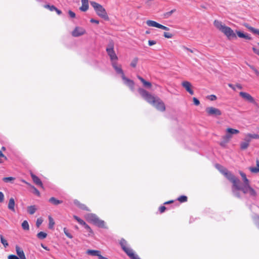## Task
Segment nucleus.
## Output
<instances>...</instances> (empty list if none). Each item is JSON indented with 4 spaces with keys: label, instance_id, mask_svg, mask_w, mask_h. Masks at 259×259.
I'll return each instance as SVG.
<instances>
[{
    "label": "nucleus",
    "instance_id": "obj_44",
    "mask_svg": "<svg viewBox=\"0 0 259 259\" xmlns=\"http://www.w3.org/2000/svg\"><path fill=\"white\" fill-rule=\"evenodd\" d=\"M248 66L254 72L256 75H259V71L253 66L248 65Z\"/></svg>",
    "mask_w": 259,
    "mask_h": 259
},
{
    "label": "nucleus",
    "instance_id": "obj_23",
    "mask_svg": "<svg viewBox=\"0 0 259 259\" xmlns=\"http://www.w3.org/2000/svg\"><path fill=\"white\" fill-rule=\"evenodd\" d=\"M74 203L79 208H80V209H81L82 210H87V211H90V209L88 208V207H87L85 206V205L80 203L79 201H78L77 200H75L74 201Z\"/></svg>",
    "mask_w": 259,
    "mask_h": 259
},
{
    "label": "nucleus",
    "instance_id": "obj_64",
    "mask_svg": "<svg viewBox=\"0 0 259 259\" xmlns=\"http://www.w3.org/2000/svg\"><path fill=\"white\" fill-rule=\"evenodd\" d=\"M228 86L230 88H231L232 89H233L234 91H235V90H236L235 89V86L233 84H232L231 83H229L228 84Z\"/></svg>",
    "mask_w": 259,
    "mask_h": 259
},
{
    "label": "nucleus",
    "instance_id": "obj_31",
    "mask_svg": "<svg viewBox=\"0 0 259 259\" xmlns=\"http://www.w3.org/2000/svg\"><path fill=\"white\" fill-rule=\"evenodd\" d=\"M47 236V234L44 232H40L37 233V237L39 239H44Z\"/></svg>",
    "mask_w": 259,
    "mask_h": 259
},
{
    "label": "nucleus",
    "instance_id": "obj_43",
    "mask_svg": "<svg viewBox=\"0 0 259 259\" xmlns=\"http://www.w3.org/2000/svg\"><path fill=\"white\" fill-rule=\"evenodd\" d=\"M15 178L14 177H5L3 178V180L5 182H9V181L14 180Z\"/></svg>",
    "mask_w": 259,
    "mask_h": 259
},
{
    "label": "nucleus",
    "instance_id": "obj_42",
    "mask_svg": "<svg viewBox=\"0 0 259 259\" xmlns=\"http://www.w3.org/2000/svg\"><path fill=\"white\" fill-rule=\"evenodd\" d=\"M64 232L66 236H67L69 238H72L73 237L72 235L68 232V230L66 228H64Z\"/></svg>",
    "mask_w": 259,
    "mask_h": 259
},
{
    "label": "nucleus",
    "instance_id": "obj_8",
    "mask_svg": "<svg viewBox=\"0 0 259 259\" xmlns=\"http://www.w3.org/2000/svg\"><path fill=\"white\" fill-rule=\"evenodd\" d=\"M120 245L122 250L126 253L127 255L133 251V250L127 246V242L124 239H121L120 241Z\"/></svg>",
    "mask_w": 259,
    "mask_h": 259
},
{
    "label": "nucleus",
    "instance_id": "obj_27",
    "mask_svg": "<svg viewBox=\"0 0 259 259\" xmlns=\"http://www.w3.org/2000/svg\"><path fill=\"white\" fill-rule=\"evenodd\" d=\"M232 136L229 133H226V134L222 137L224 143H227L232 138Z\"/></svg>",
    "mask_w": 259,
    "mask_h": 259
},
{
    "label": "nucleus",
    "instance_id": "obj_63",
    "mask_svg": "<svg viewBox=\"0 0 259 259\" xmlns=\"http://www.w3.org/2000/svg\"><path fill=\"white\" fill-rule=\"evenodd\" d=\"M68 13H69L70 16H75V14L71 10H69L68 11Z\"/></svg>",
    "mask_w": 259,
    "mask_h": 259
},
{
    "label": "nucleus",
    "instance_id": "obj_38",
    "mask_svg": "<svg viewBox=\"0 0 259 259\" xmlns=\"http://www.w3.org/2000/svg\"><path fill=\"white\" fill-rule=\"evenodd\" d=\"M138 61V58H135L131 63V66L133 67H136Z\"/></svg>",
    "mask_w": 259,
    "mask_h": 259
},
{
    "label": "nucleus",
    "instance_id": "obj_5",
    "mask_svg": "<svg viewBox=\"0 0 259 259\" xmlns=\"http://www.w3.org/2000/svg\"><path fill=\"white\" fill-rule=\"evenodd\" d=\"M85 217L88 221L92 223L98 227L102 228H105L104 221L100 220L95 214L89 213L87 214Z\"/></svg>",
    "mask_w": 259,
    "mask_h": 259
},
{
    "label": "nucleus",
    "instance_id": "obj_49",
    "mask_svg": "<svg viewBox=\"0 0 259 259\" xmlns=\"http://www.w3.org/2000/svg\"><path fill=\"white\" fill-rule=\"evenodd\" d=\"M193 100L194 104L196 106H198V105H199L200 104L199 101L196 98L194 97L193 99Z\"/></svg>",
    "mask_w": 259,
    "mask_h": 259
},
{
    "label": "nucleus",
    "instance_id": "obj_17",
    "mask_svg": "<svg viewBox=\"0 0 259 259\" xmlns=\"http://www.w3.org/2000/svg\"><path fill=\"white\" fill-rule=\"evenodd\" d=\"M81 6L79 10L82 12H86L89 9V0H81Z\"/></svg>",
    "mask_w": 259,
    "mask_h": 259
},
{
    "label": "nucleus",
    "instance_id": "obj_33",
    "mask_svg": "<svg viewBox=\"0 0 259 259\" xmlns=\"http://www.w3.org/2000/svg\"><path fill=\"white\" fill-rule=\"evenodd\" d=\"M22 227L24 230H29V226L28 223L27 221H24L22 223Z\"/></svg>",
    "mask_w": 259,
    "mask_h": 259
},
{
    "label": "nucleus",
    "instance_id": "obj_59",
    "mask_svg": "<svg viewBox=\"0 0 259 259\" xmlns=\"http://www.w3.org/2000/svg\"><path fill=\"white\" fill-rule=\"evenodd\" d=\"M252 50L254 53H255L256 54H257L259 56V49L253 47L252 48Z\"/></svg>",
    "mask_w": 259,
    "mask_h": 259
},
{
    "label": "nucleus",
    "instance_id": "obj_26",
    "mask_svg": "<svg viewBox=\"0 0 259 259\" xmlns=\"http://www.w3.org/2000/svg\"><path fill=\"white\" fill-rule=\"evenodd\" d=\"M49 201L50 202L52 203V204H53L54 205H58L63 202L62 201L58 200L53 197L50 198Z\"/></svg>",
    "mask_w": 259,
    "mask_h": 259
},
{
    "label": "nucleus",
    "instance_id": "obj_18",
    "mask_svg": "<svg viewBox=\"0 0 259 259\" xmlns=\"http://www.w3.org/2000/svg\"><path fill=\"white\" fill-rule=\"evenodd\" d=\"M16 251L19 259H26L23 250L18 245L16 246Z\"/></svg>",
    "mask_w": 259,
    "mask_h": 259
},
{
    "label": "nucleus",
    "instance_id": "obj_19",
    "mask_svg": "<svg viewBox=\"0 0 259 259\" xmlns=\"http://www.w3.org/2000/svg\"><path fill=\"white\" fill-rule=\"evenodd\" d=\"M31 178L33 180V182L37 185L41 187V188L43 187V184L41 181V180L39 179V178L35 176L34 174L31 173Z\"/></svg>",
    "mask_w": 259,
    "mask_h": 259
},
{
    "label": "nucleus",
    "instance_id": "obj_37",
    "mask_svg": "<svg viewBox=\"0 0 259 259\" xmlns=\"http://www.w3.org/2000/svg\"><path fill=\"white\" fill-rule=\"evenodd\" d=\"M131 259H140L137 254H136L134 251L128 255Z\"/></svg>",
    "mask_w": 259,
    "mask_h": 259
},
{
    "label": "nucleus",
    "instance_id": "obj_10",
    "mask_svg": "<svg viewBox=\"0 0 259 259\" xmlns=\"http://www.w3.org/2000/svg\"><path fill=\"white\" fill-rule=\"evenodd\" d=\"M86 253L88 255L92 256H97L99 259H108L101 255L100 251L99 250L88 249L87 250Z\"/></svg>",
    "mask_w": 259,
    "mask_h": 259
},
{
    "label": "nucleus",
    "instance_id": "obj_6",
    "mask_svg": "<svg viewBox=\"0 0 259 259\" xmlns=\"http://www.w3.org/2000/svg\"><path fill=\"white\" fill-rule=\"evenodd\" d=\"M90 3L99 16H106V10L102 5L93 1L91 2Z\"/></svg>",
    "mask_w": 259,
    "mask_h": 259
},
{
    "label": "nucleus",
    "instance_id": "obj_51",
    "mask_svg": "<svg viewBox=\"0 0 259 259\" xmlns=\"http://www.w3.org/2000/svg\"><path fill=\"white\" fill-rule=\"evenodd\" d=\"M8 258V259H19L17 256L14 254L9 255Z\"/></svg>",
    "mask_w": 259,
    "mask_h": 259
},
{
    "label": "nucleus",
    "instance_id": "obj_46",
    "mask_svg": "<svg viewBox=\"0 0 259 259\" xmlns=\"http://www.w3.org/2000/svg\"><path fill=\"white\" fill-rule=\"evenodd\" d=\"M42 222L43 220L41 218L37 219L36 222V227L38 228L40 226V225L42 224Z\"/></svg>",
    "mask_w": 259,
    "mask_h": 259
},
{
    "label": "nucleus",
    "instance_id": "obj_34",
    "mask_svg": "<svg viewBox=\"0 0 259 259\" xmlns=\"http://www.w3.org/2000/svg\"><path fill=\"white\" fill-rule=\"evenodd\" d=\"M49 228L50 229H52L54 228L55 222L53 220V219L51 217L49 216Z\"/></svg>",
    "mask_w": 259,
    "mask_h": 259
},
{
    "label": "nucleus",
    "instance_id": "obj_20",
    "mask_svg": "<svg viewBox=\"0 0 259 259\" xmlns=\"http://www.w3.org/2000/svg\"><path fill=\"white\" fill-rule=\"evenodd\" d=\"M44 7L45 8L48 9L50 11H55L58 15L62 14V12L53 5L50 6L49 5H46Z\"/></svg>",
    "mask_w": 259,
    "mask_h": 259
},
{
    "label": "nucleus",
    "instance_id": "obj_48",
    "mask_svg": "<svg viewBox=\"0 0 259 259\" xmlns=\"http://www.w3.org/2000/svg\"><path fill=\"white\" fill-rule=\"evenodd\" d=\"M176 12V9H173L168 12H166L165 14V16H169V15H172V14H174V13Z\"/></svg>",
    "mask_w": 259,
    "mask_h": 259
},
{
    "label": "nucleus",
    "instance_id": "obj_57",
    "mask_svg": "<svg viewBox=\"0 0 259 259\" xmlns=\"http://www.w3.org/2000/svg\"><path fill=\"white\" fill-rule=\"evenodd\" d=\"M148 44L150 46H153L155 44H156V41L155 40H149L148 41Z\"/></svg>",
    "mask_w": 259,
    "mask_h": 259
},
{
    "label": "nucleus",
    "instance_id": "obj_9",
    "mask_svg": "<svg viewBox=\"0 0 259 259\" xmlns=\"http://www.w3.org/2000/svg\"><path fill=\"white\" fill-rule=\"evenodd\" d=\"M215 167L218 169H219L221 173L225 175L228 180L229 178L230 177V176H234L233 174L229 172L226 168H224L223 166H222L219 164H216Z\"/></svg>",
    "mask_w": 259,
    "mask_h": 259
},
{
    "label": "nucleus",
    "instance_id": "obj_54",
    "mask_svg": "<svg viewBox=\"0 0 259 259\" xmlns=\"http://www.w3.org/2000/svg\"><path fill=\"white\" fill-rule=\"evenodd\" d=\"M183 48L184 50H187V51H189V52H191V53H194V52L195 51H196V50H192V49H189V48H187V47H185V46H183Z\"/></svg>",
    "mask_w": 259,
    "mask_h": 259
},
{
    "label": "nucleus",
    "instance_id": "obj_16",
    "mask_svg": "<svg viewBox=\"0 0 259 259\" xmlns=\"http://www.w3.org/2000/svg\"><path fill=\"white\" fill-rule=\"evenodd\" d=\"M106 50L108 56L110 57L112 62H115L114 61H116L117 60V56H116L114 50H110L109 49H106Z\"/></svg>",
    "mask_w": 259,
    "mask_h": 259
},
{
    "label": "nucleus",
    "instance_id": "obj_45",
    "mask_svg": "<svg viewBox=\"0 0 259 259\" xmlns=\"http://www.w3.org/2000/svg\"><path fill=\"white\" fill-rule=\"evenodd\" d=\"M163 36L166 38H170L173 36V35L169 32H164L163 33Z\"/></svg>",
    "mask_w": 259,
    "mask_h": 259
},
{
    "label": "nucleus",
    "instance_id": "obj_2",
    "mask_svg": "<svg viewBox=\"0 0 259 259\" xmlns=\"http://www.w3.org/2000/svg\"><path fill=\"white\" fill-rule=\"evenodd\" d=\"M214 25L228 37L229 39L236 38V34L229 27L224 25L221 22L218 20L214 21Z\"/></svg>",
    "mask_w": 259,
    "mask_h": 259
},
{
    "label": "nucleus",
    "instance_id": "obj_55",
    "mask_svg": "<svg viewBox=\"0 0 259 259\" xmlns=\"http://www.w3.org/2000/svg\"><path fill=\"white\" fill-rule=\"evenodd\" d=\"M244 38L248 40H251L252 39V37L249 35L248 34H244V36L243 37Z\"/></svg>",
    "mask_w": 259,
    "mask_h": 259
},
{
    "label": "nucleus",
    "instance_id": "obj_12",
    "mask_svg": "<svg viewBox=\"0 0 259 259\" xmlns=\"http://www.w3.org/2000/svg\"><path fill=\"white\" fill-rule=\"evenodd\" d=\"M182 87L191 95L194 94V91L191 89L192 84L188 81H184L182 82Z\"/></svg>",
    "mask_w": 259,
    "mask_h": 259
},
{
    "label": "nucleus",
    "instance_id": "obj_50",
    "mask_svg": "<svg viewBox=\"0 0 259 259\" xmlns=\"http://www.w3.org/2000/svg\"><path fill=\"white\" fill-rule=\"evenodd\" d=\"M236 33H237V35L238 36V37H239L240 38H243V37L244 36V34H245L240 31H237Z\"/></svg>",
    "mask_w": 259,
    "mask_h": 259
},
{
    "label": "nucleus",
    "instance_id": "obj_29",
    "mask_svg": "<svg viewBox=\"0 0 259 259\" xmlns=\"http://www.w3.org/2000/svg\"><path fill=\"white\" fill-rule=\"evenodd\" d=\"M36 209L35 205H30L27 207V211L30 214H34Z\"/></svg>",
    "mask_w": 259,
    "mask_h": 259
},
{
    "label": "nucleus",
    "instance_id": "obj_40",
    "mask_svg": "<svg viewBox=\"0 0 259 259\" xmlns=\"http://www.w3.org/2000/svg\"><path fill=\"white\" fill-rule=\"evenodd\" d=\"M106 49H109L110 50H114V42L113 41H110L107 48H106Z\"/></svg>",
    "mask_w": 259,
    "mask_h": 259
},
{
    "label": "nucleus",
    "instance_id": "obj_4",
    "mask_svg": "<svg viewBox=\"0 0 259 259\" xmlns=\"http://www.w3.org/2000/svg\"><path fill=\"white\" fill-rule=\"evenodd\" d=\"M229 180L231 181L232 184V192L234 196L240 198L241 197L239 191H241L242 187H241L240 181L235 176H230Z\"/></svg>",
    "mask_w": 259,
    "mask_h": 259
},
{
    "label": "nucleus",
    "instance_id": "obj_7",
    "mask_svg": "<svg viewBox=\"0 0 259 259\" xmlns=\"http://www.w3.org/2000/svg\"><path fill=\"white\" fill-rule=\"evenodd\" d=\"M206 112L208 115L211 116H220L222 114V112L220 110L213 107L206 108Z\"/></svg>",
    "mask_w": 259,
    "mask_h": 259
},
{
    "label": "nucleus",
    "instance_id": "obj_56",
    "mask_svg": "<svg viewBox=\"0 0 259 259\" xmlns=\"http://www.w3.org/2000/svg\"><path fill=\"white\" fill-rule=\"evenodd\" d=\"M165 209H166V207L164 206H161L159 208V211L161 213L163 212Z\"/></svg>",
    "mask_w": 259,
    "mask_h": 259
},
{
    "label": "nucleus",
    "instance_id": "obj_25",
    "mask_svg": "<svg viewBox=\"0 0 259 259\" xmlns=\"http://www.w3.org/2000/svg\"><path fill=\"white\" fill-rule=\"evenodd\" d=\"M256 167H250L249 168L250 171L253 173L259 172V160H256Z\"/></svg>",
    "mask_w": 259,
    "mask_h": 259
},
{
    "label": "nucleus",
    "instance_id": "obj_60",
    "mask_svg": "<svg viewBox=\"0 0 259 259\" xmlns=\"http://www.w3.org/2000/svg\"><path fill=\"white\" fill-rule=\"evenodd\" d=\"M78 222L79 224H80L81 225H82L83 226L85 225V224L86 223L83 220H82V219H80V220H78Z\"/></svg>",
    "mask_w": 259,
    "mask_h": 259
},
{
    "label": "nucleus",
    "instance_id": "obj_52",
    "mask_svg": "<svg viewBox=\"0 0 259 259\" xmlns=\"http://www.w3.org/2000/svg\"><path fill=\"white\" fill-rule=\"evenodd\" d=\"M4 200V195L2 192H0V202H3Z\"/></svg>",
    "mask_w": 259,
    "mask_h": 259
},
{
    "label": "nucleus",
    "instance_id": "obj_35",
    "mask_svg": "<svg viewBox=\"0 0 259 259\" xmlns=\"http://www.w3.org/2000/svg\"><path fill=\"white\" fill-rule=\"evenodd\" d=\"M249 144L247 142H242L240 143V148L241 150H245L249 146Z\"/></svg>",
    "mask_w": 259,
    "mask_h": 259
},
{
    "label": "nucleus",
    "instance_id": "obj_58",
    "mask_svg": "<svg viewBox=\"0 0 259 259\" xmlns=\"http://www.w3.org/2000/svg\"><path fill=\"white\" fill-rule=\"evenodd\" d=\"M209 99L211 101H214L217 99V97L215 95H212L209 97Z\"/></svg>",
    "mask_w": 259,
    "mask_h": 259
},
{
    "label": "nucleus",
    "instance_id": "obj_39",
    "mask_svg": "<svg viewBox=\"0 0 259 259\" xmlns=\"http://www.w3.org/2000/svg\"><path fill=\"white\" fill-rule=\"evenodd\" d=\"M247 136L249 138H252V139H259V135L258 134H248L247 135Z\"/></svg>",
    "mask_w": 259,
    "mask_h": 259
},
{
    "label": "nucleus",
    "instance_id": "obj_53",
    "mask_svg": "<svg viewBox=\"0 0 259 259\" xmlns=\"http://www.w3.org/2000/svg\"><path fill=\"white\" fill-rule=\"evenodd\" d=\"M159 28L165 30H169V28L167 27H166L165 26H163L160 24V26L159 27Z\"/></svg>",
    "mask_w": 259,
    "mask_h": 259
},
{
    "label": "nucleus",
    "instance_id": "obj_3",
    "mask_svg": "<svg viewBox=\"0 0 259 259\" xmlns=\"http://www.w3.org/2000/svg\"><path fill=\"white\" fill-rule=\"evenodd\" d=\"M243 184H241V191L244 194H249V196L253 199H255L257 197V193L255 190L252 188L250 184L249 181L246 178L243 180Z\"/></svg>",
    "mask_w": 259,
    "mask_h": 259
},
{
    "label": "nucleus",
    "instance_id": "obj_15",
    "mask_svg": "<svg viewBox=\"0 0 259 259\" xmlns=\"http://www.w3.org/2000/svg\"><path fill=\"white\" fill-rule=\"evenodd\" d=\"M112 65L114 69H115L116 72L117 74H119L121 75V78L123 77V75H124V72L121 68V65L118 66L116 62H112Z\"/></svg>",
    "mask_w": 259,
    "mask_h": 259
},
{
    "label": "nucleus",
    "instance_id": "obj_24",
    "mask_svg": "<svg viewBox=\"0 0 259 259\" xmlns=\"http://www.w3.org/2000/svg\"><path fill=\"white\" fill-rule=\"evenodd\" d=\"M147 24L149 26L155 27H157V28H159V27L160 26L159 23H158L154 21H152V20H148L147 21Z\"/></svg>",
    "mask_w": 259,
    "mask_h": 259
},
{
    "label": "nucleus",
    "instance_id": "obj_13",
    "mask_svg": "<svg viewBox=\"0 0 259 259\" xmlns=\"http://www.w3.org/2000/svg\"><path fill=\"white\" fill-rule=\"evenodd\" d=\"M122 79L123 80L124 83L128 86L132 91H134L135 85L134 81L126 77L124 75H123Z\"/></svg>",
    "mask_w": 259,
    "mask_h": 259
},
{
    "label": "nucleus",
    "instance_id": "obj_36",
    "mask_svg": "<svg viewBox=\"0 0 259 259\" xmlns=\"http://www.w3.org/2000/svg\"><path fill=\"white\" fill-rule=\"evenodd\" d=\"M180 202H185L187 201V197L185 195H182L178 198Z\"/></svg>",
    "mask_w": 259,
    "mask_h": 259
},
{
    "label": "nucleus",
    "instance_id": "obj_14",
    "mask_svg": "<svg viewBox=\"0 0 259 259\" xmlns=\"http://www.w3.org/2000/svg\"><path fill=\"white\" fill-rule=\"evenodd\" d=\"M85 33V30L79 27H76L72 32V35L74 37H78L83 35Z\"/></svg>",
    "mask_w": 259,
    "mask_h": 259
},
{
    "label": "nucleus",
    "instance_id": "obj_47",
    "mask_svg": "<svg viewBox=\"0 0 259 259\" xmlns=\"http://www.w3.org/2000/svg\"><path fill=\"white\" fill-rule=\"evenodd\" d=\"M84 228L87 229V230L90 233H92L93 231L91 227L87 224L85 223V225L83 226Z\"/></svg>",
    "mask_w": 259,
    "mask_h": 259
},
{
    "label": "nucleus",
    "instance_id": "obj_41",
    "mask_svg": "<svg viewBox=\"0 0 259 259\" xmlns=\"http://www.w3.org/2000/svg\"><path fill=\"white\" fill-rule=\"evenodd\" d=\"M30 187L33 190V193L36 195L37 196H39L40 192H39V191L33 186L31 185Z\"/></svg>",
    "mask_w": 259,
    "mask_h": 259
},
{
    "label": "nucleus",
    "instance_id": "obj_30",
    "mask_svg": "<svg viewBox=\"0 0 259 259\" xmlns=\"http://www.w3.org/2000/svg\"><path fill=\"white\" fill-rule=\"evenodd\" d=\"M226 133H229L232 136L233 135L239 134V131L232 128H228L226 130Z\"/></svg>",
    "mask_w": 259,
    "mask_h": 259
},
{
    "label": "nucleus",
    "instance_id": "obj_28",
    "mask_svg": "<svg viewBox=\"0 0 259 259\" xmlns=\"http://www.w3.org/2000/svg\"><path fill=\"white\" fill-rule=\"evenodd\" d=\"M245 26L252 33H253L254 34H257L259 35V29L254 28L251 26H248V25H245Z\"/></svg>",
    "mask_w": 259,
    "mask_h": 259
},
{
    "label": "nucleus",
    "instance_id": "obj_32",
    "mask_svg": "<svg viewBox=\"0 0 259 259\" xmlns=\"http://www.w3.org/2000/svg\"><path fill=\"white\" fill-rule=\"evenodd\" d=\"M0 238H1V243L3 244V245H4V246L6 248L8 246H9V244L7 241V240H6L4 237L3 236V235H0Z\"/></svg>",
    "mask_w": 259,
    "mask_h": 259
},
{
    "label": "nucleus",
    "instance_id": "obj_61",
    "mask_svg": "<svg viewBox=\"0 0 259 259\" xmlns=\"http://www.w3.org/2000/svg\"><path fill=\"white\" fill-rule=\"evenodd\" d=\"M239 174L241 175V176L242 177L243 180L246 178V176L245 174L242 171H239Z\"/></svg>",
    "mask_w": 259,
    "mask_h": 259
},
{
    "label": "nucleus",
    "instance_id": "obj_1",
    "mask_svg": "<svg viewBox=\"0 0 259 259\" xmlns=\"http://www.w3.org/2000/svg\"><path fill=\"white\" fill-rule=\"evenodd\" d=\"M138 92L141 96L149 103L152 104L157 110L164 111L165 106L163 102L158 97H155L148 93L146 90L140 88Z\"/></svg>",
    "mask_w": 259,
    "mask_h": 259
},
{
    "label": "nucleus",
    "instance_id": "obj_22",
    "mask_svg": "<svg viewBox=\"0 0 259 259\" xmlns=\"http://www.w3.org/2000/svg\"><path fill=\"white\" fill-rule=\"evenodd\" d=\"M138 78L143 83V85L147 88H150L151 87V82L147 81L145 80L143 77L141 76L138 75L137 76Z\"/></svg>",
    "mask_w": 259,
    "mask_h": 259
},
{
    "label": "nucleus",
    "instance_id": "obj_11",
    "mask_svg": "<svg viewBox=\"0 0 259 259\" xmlns=\"http://www.w3.org/2000/svg\"><path fill=\"white\" fill-rule=\"evenodd\" d=\"M239 95L245 100L251 103H255L254 98L248 93L246 92H241L239 93Z\"/></svg>",
    "mask_w": 259,
    "mask_h": 259
},
{
    "label": "nucleus",
    "instance_id": "obj_21",
    "mask_svg": "<svg viewBox=\"0 0 259 259\" xmlns=\"http://www.w3.org/2000/svg\"><path fill=\"white\" fill-rule=\"evenodd\" d=\"M15 202L13 198H11L9 200L8 207V208L13 212H15Z\"/></svg>",
    "mask_w": 259,
    "mask_h": 259
},
{
    "label": "nucleus",
    "instance_id": "obj_62",
    "mask_svg": "<svg viewBox=\"0 0 259 259\" xmlns=\"http://www.w3.org/2000/svg\"><path fill=\"white\" fill-rule=\"evenodd\" d=\"M250 138H249L248 137H247L246 136V138L244 139V142H247L249 144V143L250 142Z\"/></svg>",
    "mask_w": 259,
    "mask_h": 259
}]
</instances>
